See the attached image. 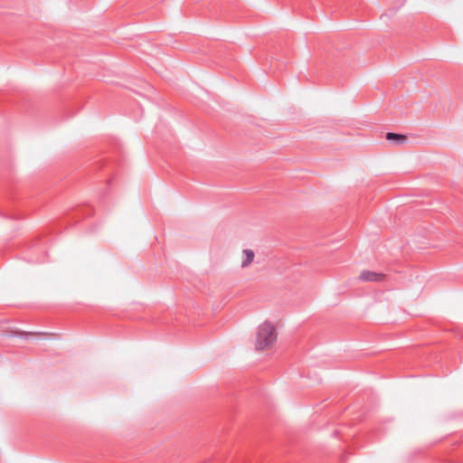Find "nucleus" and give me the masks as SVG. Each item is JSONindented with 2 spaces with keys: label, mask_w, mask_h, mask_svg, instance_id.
<instances>
[{
  "label": "nucleus",
  "mask_w": 463,
  "mask_h": 463,
  "mask_svg": "<svg viewBox=\"0 0 463 463\" xmlns=\"http://www.w3.org/2000/svg\"><path fill=\"white\" fill-rule=\"evenodd\" d=\"M277 339L275 327L269 322L260 325L257 331L255 347L263 350L269 346Z\"/></svg>",
  "instance_id": "nucleus-1"
},
{
  "label": "nucleus",
  "mask_w": 463,
  "mask_h": 463,
  "mask_svg": "<svg viewBox=\"0 0 463 463\" xmlns=\"http://www.w3.org/2000/svg\"><path fill=\"white\" fill-rule=\"evenodd\" d=\"M359 278L363 281H381L383 279L384 275L374 271L364 270Z\"/></svg>",
  "instance_id": "nucleus-2"
},
{
  "label": "nucleus",
  "mask_w": 463,
  "mask_h": 463,
  "mask_svg": "<svg viewBox=\"0 0 463 463\" xmlns=\"http://www.w3.org/2000/svg\"><path fill=\"white\" fill-rule=\"evenodd\" d=\"M385 137L388 141L392 142L394 145L397 146L403 145L407 141V137L405 135L393 132H388Z\"/></svg>",
  "instance_id": "nucleus-3"
},
{
  "label": "nucleus",
  "mask_w": 463,
  "mask_h": 463,
  "mask_svg": "<svg viewBox=\"0 0 463 463\" xmlns=\"http://www.w3.org/2000/svg\"><path fill=\"white\" fill-rule=\"evenodd\" d=\"M243 254L245 255V259L241 262V267L246 268L253 261L254 252L252 250L247 249L243 250Z\"/></svg>",
  "instance_id": "nucleus-4"
},
{
  "label": "nucleus",
  "mask_w": 463,
  "mask_h": 463,
  "mask_svg": "<svg viewBox=\"0 0 463 463\" xmlns=\"http://www.w3.org/2000/svg\"><path fill=\"white\" fill-rule=\"evenodd\" d=\"M33 335V333H26V332H24V331H14V332H13V335L20 336V337L27 336V335Z\"/></svg>",
  "instance_id": "nucleus-5"
}]
</instances>
